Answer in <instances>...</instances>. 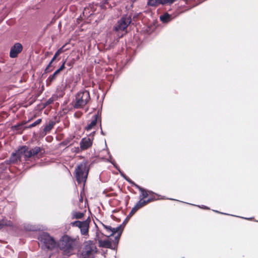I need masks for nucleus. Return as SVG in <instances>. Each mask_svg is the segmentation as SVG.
<instances>
[{"mask_svg":"<svg viewBox=\"0 0 258 258\" xmlns=\"http://www.w3.org/2000/svg\"><path fill=\"white\" fill-rule=\"evenodd\" d=\"M90 93L88 91H79L75 97V102L73 107L75 109L83 108L90 101Z\"/></svg>","mask_w":258,"mask_h":258,"instance_id":"nucleus-4","label":"nucleus"},{"mask_svg":"<svg viewBox=\"0 0 258 258\" xmlns=\"http://www.w3.org/2000/svg\"><path fill=\"white\" fill-rule=\"evenodd\" d=\"M130 183H131L133 186L136 187L137 188H138L139 191L141 192V194L140 195V200H145L144 199L147 198L148 197H149V194H151L152 193V191L151 190H148L136 183H135L134 181H133L131 179H126Z\"/></svg>","mask_w":258,"mask_h":258,"instance_id":"nucleus-9","label":"nucleus"},{"mask_svg":"<svg viewBox=\"0 0 258 258\" xmlns=\"http://www.w3.org/2000/svg\"><path fill=\"white\" fill-rule=\"evenodd\" d=\"M78 240L79 238L65 234L60 238L57 246L64 254L70 255L77 246Z\"/></svg>","mask_w":258,"mask_h":258,"instance_id":"nucleus-1","label":"nucleus"},{"mask_svg":"<svg viewBox=\"0 0 258 258\" xmlns=\"http://www.w3.org/2000/svg\"><path fill=\"white\" fill-rule=\"evenodd\" d=\"M59 55V54L57 52H56L54 55L53 56V57H52V58L51 59L50 61L49 62V64L45 68V71H44L45 73H48L53 70V69H50V68L51 67V64L56 59L57 57Z\"/></svg>","mask_w":258,"mask_h":258,"instance_id":"nucleus-15","label":"nucleus"},{"mask_svg":"<svg viewBox=\"0 0 258 258\" xmlns=\"http://www.w3.org/2000/svg\"><path fill=\"white\" fill-rule=\"evenodd\" d=\"M98 118V114L94 115L91 122L85 127V130L87 131L91 130L95 125H96Z\"/></svg>","mask_w":258,"mask_h":258,"instance_id":"nucleus-13","label":"nucleus"},{"mask_svg":"<svg viewBox=\"0 0 258 258\" xmlns=\"http://www.w3.org/2000/svg\"><path fill=\"white\" fill-rule=\"evenodd\" d=\"M65 63H66V61H64L62 64V65L59 67V69H58L56 71L57 72H58L59 73H60V72L61 71H62V70H63L65 68Z\"/></svg>","mask_w":258,"mask_h":258,"instance_id":"nucleus-27","label":"nucleus"},{"mask_svg":"<svg viewBox=\"0 0 258 258\" xmlns=\"http://www.w3.org/2000/svg\"><path fill=\"white\" fill-rule=\"evenodd\" d=\"M136 1V0H134L133 1H134V2H135Z\"/></svg>","mask_w":258,"mask_h":258,"instance_id":"nucleus-34","label":"nucleus"},{"mask_svg":"<svg viewBox=\"0 0 258 258\" xmlns=\"http://www.w3.org/2000/svg\"><path fill=\"white\" fill-rule=\"evenodd\" d=\"M29 121H30V120L27 121L22 122L21 123H18V124L15 125L14 126H13V127L14 129H15L16 130H20L22 129V127L23 125L25 124L26 123H27Z\"/></svg>","mask_w":258,"mask_h":258,"instance_id":"nucleus-23","label":"nucleus"},{"mask_svg":"<svg viewBox=\"0 0 258 258\" xmlns=\"http://www.w3.org/2000/svg\"><path fill=\"white\" fill-rule=\"evenodd\" d=\"M85 212H86V211H85L84 212H77L76 211H73L72 212V219H82L84 217Z\"/></svg>","mask_w":258,"mask_h":258,"instance_id":"nucleus-17","label":"nucleus"},{"mask_svg":"<svg viewBox=\"0 0 258 258\" xmlns=\"http://www.w3.org/2000/svg\"><path fill=\"white\" fill-rule=\"evenodd\" d=\"M13 226V222L10 220L5 219L0 220V230L2 229L4 226L11 227Z\"/></svg>","mask_w":258,"mask_h":258,"instance_id":"nucleus-16","label":"nucleus"},{"mask_svg":"<svg viewBox=\"0 0 258 258\" xmlns=\"http://www.w3.org/2000/svg\"><path fill=\"white\" fill-rule=\"evenodd\" d=\"M89 170L87 162H82L77 166L75 169V177L79 184L86 182Z\"/></svg>","mask_w":258,"mask_h":258,"instance_id":"nucleus-6","label":"nucleus"},{"mask_svg":"<svg viewBox=\"0 0 258 258\" xmlns=\"http://www.w3.org/2000/svg\"><path fill=\"white\" fill-rule=\"evenodd\" d=\"M120 237V234L115 237L116 239H118Z\"/></svg>","mask_w":258,"mask_h":258,"instance_id":"nucleus-33","label":"nucleus"},{"mask_svg":"<svg viewBox=\"0 0 258 258\" xmlns=\"http://www.w3.org/2000/svg\"><path fill=\"white\" fill-rule=\"evenodd\" d=\"M111 243L108 240H104L101 241L100 246L103 247L110 248L111 247Z\"/></svg>","mask_w":258,"mask_h":258,"instance_id":"nucleus-22","label":"nucleus"},{"mask_svg":"<svg viewBox=\"0 0 258 258\" xmlns=\"http://www.w3.org/2000/svg\"><path fill=\"white\" fill-rule=\"evenodd\" d=\"M132 22V16L124 15L118 21L117 24L114 27L115 31H124Z\"/></svg>","mask_w":258,"mask_h":258,"instance_id":"nucleus-8","label":"nucleus"},{"mask_svg":"<svg viewBox=\"0 0 258 258\" xmlns=\"http://www.w3.org/2000/svg\"><path fill=\"white\" fill-rule=\"evenodd\" d=\"M98 249L95 243L92 240L85 241L78 253L79 258H95Z\"/></svg>","mask_w":258,"mask_h":258,"instance_id":"nucleus-3","label":"nucleus"},{"mask_svg":"<svg viewBox=\"0 0 258 258\" xmlns=\"http://www.w3.org/2000/svg\"><path fill=\"white\" fill-rule=\"evenodd\" d=\"M164 5L163 0H148L147 5L151 7H157L159 5Z\"/></svg>","mask_w":258,"mask_h":258,"instance_id":"nucleus-18","label":"nucleus"},{"mask_svg":"<svg viewBox=\"0 0 258 258\" xmlns=\"http://www.w3.org/2000/svg\"><path fill=\"white\" fill-rule=\"evenodd\" d=\"M40 244L44 249L52 250L57 244L53 237L47 233H43L38 237Z\"/></svg>","mask_w":258,"mask_h":258,"instance_id":"nucleus-5","label":"nucleus"},{"mask_svg":"<svg viewBox=\"0 0 258 258\" xmlns=\"http://www.w3.org/2000/svg\"><path fill=\"white\" fill-rule=\"evenodd\" d=\"M23 50V46L20 43H16L11 48L10 56L11 58H16L18 54Z\"/></svg>","mask_w":258,"mask_h":258,"instance_id":"nucleus-10","label":"nucleus"},{"mask_svg":"<svg viewBox=\"0 0 258 258\" xmlns=\"http://www.w3.org/2000/svg\"><path fill=\"white\" fill-rule=\"evenodd\" d=\"M93 144V139L88 137L83 138L80 143V146L82 150H86L90 148Z\"/></svg>","mask_w":258,"mask_h":258,"instance_id":"nucleus-11","label":"nucleus"},{"mask_svg":"<svg viewBox=\"0 0 258 258\" xmlns=\"http://www.w3.org/2000/svg\"><path fill=\"white\" fill-rule=\"evenodd\" d=\"M55 124V121H52V120L49 121L48 124H46L44 126V128L43 129L44 132H45V134L50 132V131L53 128Z\"/></svg>","mask_w":258,"mask_h":258,"instance_id":"nucleus-19","label":"nucleus"},{"mask_svg":"<svg viewBox=\"0 0 258 258\" xmlns=\"http://www.w3.org/2000/svg\"><path fill=\"white\" fill-rule=\"evenodd\" d=\"M41 122H42V119L39 118V119H37V120H36L33 123L30 124L29 126L25 127V129H26V128H31L32 127H34V126L39 124Z\"/></svg>","mask_w":258,"mask_h":258,"instance_id":"nucleus-21","label":"nucleus"},{"mask_svg":"<svg viewBox=\"0 0 258 258\" xmlns=\"http://www.w3.org/2000/svg\"><path fill=\"white\" fill-rule=\"evenodd\" d=\"M90 222V220L89 219L82 221V224H81L80 229L83 235H86L88 233Z\"/></svg>","mask_w":258,"mask_h":258,"instance_id":"nucleus-12","label":"nucleus"},{"mask_svg":"<svg viewBox=\"0 0 258 258\" xmlns=\"http://www.w3.org/2000/svg\"><path fill=\"white\" fill-rule=\"evenodd\" d=\"M102 225L108 232H110V231L112 230V227L111 226L105 225L104 224H102Z\"/></svg>","mask_w":258,"mask_h":258,"instance_id":"nucleus-28","label":"nucleus"},{"mask_svg":"<svg viewBox=\"0 0 258 258\" xmlns=\"http://www.w3.org/2000/svg\"><path fill=\"white\" fill-rule=\"evenodd\" d=\"M59 74V73L58 72H57V71H55L52 75L49 76L46 81V86H50L51 84V83L56 79L57 77Z\"/></svg>","mask_w":258,"mask_h":258,"instance_id":"nucleus-14","label":"nucleus"},{"mask_svg":"<svg viewBox=\"0 0 258 258\" xmlns=\"http://www.w3.org/2000/svg\"><path fill=\"white\" fill-rule=\"evenodd\" d=\"M82 115V113L81 111H77L74 114L75 117L78 118H80Z\"/></svg>","mask_w":258,"mask_h":258,"instance_id":"nucleus-30","label":"nucleus"},{"mask_svg":"<svg viewBox=\"0 0 258 258\" xmlns=\"http://www.w3.org/2000/svg\"><path fill=\"white\" fill-rule=\"evenodd\" d=\"M176 0H163L164 5L166 4H173Z\"/></svg>","mask_w":258,"mask_h":258,"instance_id":"nucleus-29","label":"nucleus"},{"mask_svg":"<svg viewBox=\"0 0 258 258\" xmlns=\"http://www.w3.org/2000/svg\"><path fill=\"white\" fill-rule=\"evenodd\" d=\"M120 228V227H118L116 228H112V230L110 231V234L109 235H106V236H110L113 235L114 234H115L116 232H118Z\"/></svg>","mask_w":258,"mask_h":258,"instance_id":"nucleus-26","label":"nucleus"},{"mask_svg":"<svg viewBox=\"0 0 258 258\" xmlns=\"http://www.w3.org/2000/svg\"><path fill=\"white\" fill-rule=\"evenodd\" d=\"M149 198L146 200H139L136 204V205L133 208L131 211L130 212L128 216L132 217L134 215L137 211L147 204L151 202L161 199V196L154 193L152 191L151 194H149Z\"/></svg>","mask_w":258,"mask_h":258,"instance_id":"nucleus-7","label":"nucleus"},{"mask_svg":"<svg viewBox=\"0 0 258 258\" xmlns=\"http://www.w3.org/2000/svg\"><path fill=\"white\" fill-rule=\"evenodd\" d=\"M67 65H68V66H69V67H72V66H73V64H72V63H71V62L68 63H67Z\"/></svg>","mask_w":258,"mask_h":258,"instance_id":"nucleus-32","label":"nucleus"},{"mask_svg":"<svg viewBox=\"0 0 258 258\" xmlns=\"http://www.w3.org/2000/svg\"><path fill=\"white\" fill-rule=\"evenodd\" d=\"M41 150L42 149L40 147L36 146L29 150V148L27 146H23L19 149L17 153L12 154L10 161L15 163L20 160L22 155H24L25 161H29L30 158L37 156Z\"/></svg>","mask_w":258,"mask_h":258,"instance_id":"nucleus-2","label":"nucleus"},{"mask_svg":"<svg viewBox=\"0 0 258 258\" xmlns=\"http://www.w3.org/2000/svg\"><path fill=\"white\" fill-rule=\"evenodd\" d=\"M64 47V45H63L62 47H61V48H60L59 49H58L57 50V52L60 55L61 53H62L63 51H64V50H63V48Z\"/></svg>","mask_w":258,"mask_h":258,"instance_id":"nucleus-31","label":"nucleus"},{"mask_svg":"<svg viewBox=\"0 0 258 258\" xmlns=\"http://www.w3.org/2000/svg\"><path fill=\"white\" fill-rule=\"evenodd\" d=\"M160 20L164 23H168L171 20V16L168 13H166L160 17Z\"/></svg>","mask_w":258,"mask_h":258,"instance_id":"nucleus-20","label":"nucleus"},{"mask_svg":"<svg viewBox=\"0 0 258 258\" xmlns=\"http://www.w3.org/2000/svg\"><path fill=\"white\" fill-rule=\"evenodd\" d=\"M81 224H82V221H76L72 222L71 225L73 227H78L80 228Z\"/></svg>","mask_w":258,"mask_h":258,"instance_id":"nucleus-25","label":"nucleus"},{"mask_svg":"<svg viewBox=\"0 0 258 258\" xmlns=\"http://www.w3.org/2000/svg\"><path fill=\"white\" fill-rule=\"evenodd\" d=\"M56 97L52 96L46 101V102L44 103V106H46L53 103V102L56 100Z\"/></svg>","mask_w":258,"mask_h":258,"instance_id":"nucleus-24","label":"nucleus"}]
</instances>
